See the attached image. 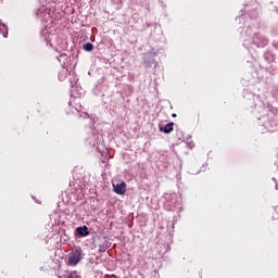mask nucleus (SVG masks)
<instances>
[{
	"label": "nucleus",
	"instance_id": "obj_3",
	"mask_svg": "<svg viewBox=\"0 0 278 278\" xmlns=\"http://www.w3.org/2000/svg\"><path fill=\"white\" fill-rule=\"evenodd\" d=\"M77 236H80L81 238H86V236H90V231H88V227H77L76 228Z\"/></svg>",
	"mask_w": 278,
	"mask_h": 278
},
{
	"label": "nucleus",
	"instance_id": "obj_8",
	"mask_svg": "<svg viewBox=\"0 0 278 278\" xmlns=\"http://www.w3.org/2000/svg\"><path fill=\"white\" fill-rule=\"evenodd\" d=\"M172 116H173V118H175V117H177V114L174 113V114H172Z\"/></svg>",
	"mask_w": 278,
	"mask_h": 278
},
{
	"label": "nucleus",
	"instance_id": "obj_6",
	"mask_svg": "<svg viewBox=\"0 0 278 278\" xmlns=\"http://www.w3.org/2000/svg\"><path fill=\"white\" fill-rule=\"evenodd\" d=\"M0 34H2L3 38H8V26L5 24H0Z\"/></svg>",
	"mask_w": 278,
	"mask_h": 278
},
{
	"label": "nucleus",
	"instance_id": "obj_1",
	"mask_svg": "<svg viewBox=\"0 0 278 278\" xmlns=\"http://www.w3.org/2000/svg\"><path fill=\"white\" fill-rule=\"evenodd\" d=\"M81 260H84V251L78 248L70 254L67 258V266H77Z\"/></svg>",
	"mask_w": 278,
	"mask_h": 278
},
{
	"label": "nucleus",
	"instance_id": "obj_7",
	"mask_svg": "<svg viewBox=\"0 0 278 278\" xmlns=\"http://www.w3.org/2000/svg\"><path fill=\"white\" fill-rule=\"evenodd\" d=\"M92 49H94V46L91 42H87L84 45L85 51H92Z\"/></svg>",
	"mask_w": 278,
	"mask_h": 278
},
{
	"label": "nucleus",
	"instance_id": "obj_2",
	"mask_svg": "<svg viewBox=\"0 0 278 278\" xmlns=\"http://www.w3.org/2000/svg\"><path fill=\"white\" fill-rule=\"evenodd\" d=\"M113 191L115 192V194H125V192H127V184L125 181H122L119 184L113 182Z\"/></svg>",
	"mask_w": 278,
	"mask_h": 278
},
{
	"label": "nucleus",
	"instance_id": "obj_5",
	"mask_svg": "<svg viewBox=\"0 0 278 278\" xmlns=\"http://www.w3.org/2000/svg\"><path fill=\"white\" fill-rule=\"evenodd\" d=\"M59 278H79V271H77V270H72V271H70V274L68 275H59L58 276Z\"/></svg>",
	"mask_w": 278,
	"mask_h": 278
},
{
	"label": "nucleus",
	"instance_id": "obj_4",
	"mask_svg": "<svg viewBox=\"0 0 278 278\" xmlns=\"http://www.w3.org/2000/svg\"><path fill=\"white\" fill-rule=\"evenodd\" d=\"M175 123L170 122L165 126H161L160 127V131H162L163 134H170L174 129Z\"/></svg>",
	"mask_w": 278,
	"mask_h": 278
}]
</instances>
